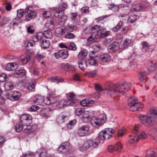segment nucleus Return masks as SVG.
I'll list each match as a JSON object with an SVG mask.
<instances>
[{"label": "nucleus", "mask_w": 157, "mask_h": 157, "mask_svg": "<svg viewBox=\"0 0 157 157\" xmlns=\"http://www.w3.org/2000/svg\"><path fill=\"white\" fill-rule=\"evenodd\" d=\"M83 111V108H78L75 110V113L77 116H80L82 114Z\"/></svg>", "instance_id": "obj_56"}, {"label": "nucleus", "mask_w": 157, "mask_h": 157, "mask_svg": "<svg viewBox=\"0 0 157 157\" xmlns=\"http://www.w3.org/2000/svg\"><path fill=\"white\" fill-rule=\"evenodd\" d=\"M7 76L5 74L3 73L0 75V82H4L7 79Z\"/></svg>", "instance_id": "obj_55"}, {"label": "nucleus", "mask_w": 157, "mask_h": 157, "mask_svg": "<svg viewBox=\"0 0 157 157\" xmlns=\"http://www.w3.org/2000/svg\"><path fill=\"white\" fill-rule=\"evenodd\" d=\"M148 115L152 116L153 115L154 116L157 117V108H152L150 110V111L148 112Z\"/></svg>", "instance_id": "obj_38"}, {"label": "nucleus", "mask_w": 157, "mask_h": 157, "mask_svg": "<svg viewBox=\"0 0 157 157\" xmlns=\"http://www.w3.org/2000/svg\"><path fill=\"white\" fill-rule=\"evenodd\" d=\"M36 83L35 81L31 82H30L28 87V89L30 91L33 90L35 89Z\"/></svg>", "instance_id": "obj_44"}, {"label": "nucleus", "mask_w": 157, "mask_h": 157, "mask_svg": "<svg viewBox=\"0 0 157 157\" xmlns=\"http://www.w3.org/2000/svg\"><path fill=\"white\" fill-rule=\"evenodd\" d=\"M42 152L39 155V157H46L47 155L46 150L45 149L41 148Z\"/></svg>", "instance_id": "obj_57"}, {"label": "nucleus", "mask_w": 157, "mask_h": 157, "mask_svg": "<svg viewBox=\"0 0 157 157\" xmlns=\"http://www.w3.org/2000/svg\"><path fill=\"white\" fill-rule=\"evenodd\" d=\"M14 87V85L13 83L11 82H7L5 83V88L6 90H13Z\"/></svg>", "instance_id": "obj_32"}, {"label": "nucleus", "mask_w": 157, "mask_h": 157, "mask_svg": "<svg viewBox=\"0 0 157 157\" xmlns=\"http://www.w3.org/2000/svg\"><path fill=\"white\" fill-rule=\"evenodd\" d=\"M54 55L56 58H62L63 59H67L68 56V51L66 49L60 50L58 52L55 53Z\"/></svg>", "instance_id": "obj_8"}, {"label": "nucleus", "mask_w": 157, "mask_h": 157, "mask_svg": "<svg viewBox=\"0 0 157 157\" xmlns=\"http://www.w3.org/2000/svg\"><path fill=\"white\" fill-rule=\"evenodd\" d=\"M78 63L79 68L82 71L84 70L87 67L86 61L85 59L79 60Z\"/></svg>", "instance_id": "obj_17"}, {"label": "nucleus", "mask_w": 157, "mask_h": 157, "mask_svg": "<svg viewBox=\"0 0 157 157\" xmlns=\"http://www.w3.org/2000/svg\"><path fill=\"white\" fill-rule=\"evenodd\" d=\"M87 51L85 49H83L79 52L78 55V57L79 58H84L87 55Z\"/></svg>", "instance_id": "obj_37"}, {"label": "nucleus", "mask_w": 157, "mask_h": 157, "mask_svg": "<svg viewBox=\"0 0 157 157\" xmlns=\"http://www.w3.org/2000/svg\"><path fill=\"white\" fill-rule=\"evenodd\" d=\"M123 24L122 21H120L118 24L112 29V30L114 32H117L121 28Z\"/></svg>", "instance_id": "obj_36"}, {"label": "nucleus", "mask_w": 157, "mask_h": 157, "mask_svg": "<svg viewBox=\"0 0 157 157\" xmlns=\"http://www.w3.org/2000/svg\"><path fill=\"white\" fill-rule=\"evenodd\" d=\"M93 48L97 52L101 51L103 50V48L98 44H95L93 46Z\"/></svg>", "instance_id": "obj_49"}, {"label": "nucleus", "mask_w": 157, "mask_h": 157, "mask_svg": "<svg viewBox=\"0 0 157 157\" xmlns=\"http://www.w3.org/2000/svg\"><path fill=\"white\" fill-rule=\"evenodd\" d=\"M75 37V35L73 34L70 33H67L65 36L66 38L69 39L74 38Z\"/></svg>", "instance_id": "obj_60"}, {"label": "nucleus", "mask_w": 157, "mask_h": 157, "mask_svg": "<svg viewBox=\"0 0 157 157\" xmlns=\"http://www.w3.org/2000/svg\"><path fill=\"white\" fill-rule=\"evenodd\" d=\"M140 122L144 125L147 124V116L141 114L139 117Z\"/></svg>", "instance_id": "obj_41"}, {"label": "nucleus", "mask_w": 157, "mask_h": 157, "mask_svg": "<svg viewBox=\"0 0 157 157\" xmlns=\"http://www.w3.org/2000/svg\"><path fill=\"white\" fill-rule=\"evenodd\" d=\"M114 131L112 128H106L104 131H102L99 133L98 137L94 140H90L91 147L96 148L101 143V140H108L112 136V134Z\"/></svg>", "instance_id": "obj_2"}, {"label": "nucleus", "mask_w": 157, "mask_h": 157, "mask_svg": "<svg viewBox=\"0 0 157 157\" xmlns=\"http://www.w3.org/2000/svg\"><path fill=\"white\" fill-rule=\"evenodd\" d=\"M148 135L144 131H142L140 132L139 135L136 139V141L138 142L140 139L143 140L147 138Z\"/></svg>", "instance_id": "obj_26"}, {"label": "nucleus", "mask_w": 157, "mask_h": 157, "mask_svg": "<svg viewBox=\"0 0 157 157\" xmlns=\"http://www.w3.org/2000/svg\"><path fill=\"white\" fill-rule=\"evenodd\" d=\"M146 154L147 155V157L149 156L151 157H155L157 154V153L156 151V149L151 148L147 150Z\"/></svg>", "instance_id": "obj_25"}, {"label": "nucleus", "mask_w": 157, "mask_h": 157, "mask_svg": "<svg viewBox=\"0 0 157 157\" xmlns=\"http://www.w3.org/2000/svg\"><path fill=\"white\" fill-rule=\"evenodd\" d=\"M142 46V50L146 52L148 49V44L146 41H143L141 43Z\"/></svg>", "instance_id": "obj_45"}, {"label": "nucleus", "mask_w": 157, "mask_h": 157, "mask_svg": "<svg viewBox=\"0 0 157 157\" xmlns=\"http://www.w3.org/2000/svg\"><path fill=\"white\" fill-rule=\"evenodd\" d=\"M119 48V44L117 42H115L112 43L109 48L111 52L117 50Z\"/></svg>", "instance_id": "obj_28"}, {"label": "nucleus", "mask_w": 157, "mask_h": 157, "mask_svg": "<svg viewBox=\"0 0 157 157\" xmlns=\"http://www.w3.org/2000/svg\"><path fill=\"white\" fill-rule=\"evenodd\" d=\"M50 42L48 40H44L41 42V46L44 49L48 48L50 46Z\"/></svg>", "instance_id": "obj_39"}, {"label": "nucleus", "mask_w": 157, "mask_h": 157, "mask_svg": "<svg viewBox=\"0 0 157 157\" xmlns=\"http://www.w3.org/2000/svg\"><path fill=\"white\" fill-rule=\"evenodd\" d=\"M90 130L88 125H84L79 128L77 134L79 136H84L87 135Z\"/></svg>", "instance_id": "obj_7"}, {"label": "nucleus", "mask_w": 157, "mask_h": 157, "mask_svg": "<svg viewBox=\"0 0 157 157\" xmlns=\"http://www.w3.org/2000/svg\"><path fill=\"white\" fill-rule=\"evenodd\" d=\"M76 123V121L75 120L70 121L68 124L67 125V128L69 129H71V126L75 125Z\"/></svg>", "instance_id": "obj_58"}, {"label": "nucleus", "mask_w": 157, "mask_h": 157, "mask_svg": "<svg viewBox=\"0 0 157 157\" xmlns=\"http://www.w3.org/2000/svg\"><path fill=\"white\" fill-rule=\"evenodd\" d=\"M44 101V98L40 95L35 96L33 99V102L38 105L41 104Z\"/></svg>", "instance_id": "obj_19"}, {"label": "nucleus", "mask_w": 157, "mask_h": 157, "mask_svg": "<svg viewBox=\"0 0 157 157\" xmlns=\"http://www.w3.org/2000/svg\"><path fill=\"white\" fill-rule=\"evenodd\" d=\"M20 95V94L17 91L12 92V96L10 97V100L12 101H16L18 99Z\"/></svg>", "instance_id": "obj_22"}, {"label": "nucleus", "mask_w": 157, "mask_h": 157, "mask_svg": "<svg viewBox=\"0 0 157 157\" xmlns=\"http://www.w3.org/2000/svg\"><path fill=\"white\" fill-rule=\"evenodd\" d=\"M100 59L103 62H107L109 61L111 58L109 55L105 54L101 55L100 56Z\"/></svg>", "instance_id": "obj_27"}, {"label": "nucleus", "mask_w": 157, "mask_h": 157, "mask_svg": "<svg viewBox=\"0 0 157 157\" xmlns=\"http://www.w3.org/2000/svg\"><path fill=\"white\" fill-rule=\"evenodd\" d=\"M55 16L60 18V23L61 24H64L67 19V17L64 15V12L61 11L60 10L56 11L54 13Z\"/></svg>", "instance_id": "obj_12"}, {"label": "nucleus", "mask_w": 157, "mask_h": 157, "mask_svg": "<svg viewBox=\"0 0 157 157\" xmlns=\"http://www.w3.org/2000/svg\"><path fill=\"white\" fill-rule=\"evenodd\" d=\"M43 37V33H38L36 36L33 37L32 40L34 42H36L42 39Z\"/></svg>", "instance_id": "obj_24"}, {"label": "nucleus", "mask_w": 157, "mask_h": 157, "mask_svg": "<svg viewBox=\"0 0 157 157\" xmlns=\"http://www.w3.org/2000/svg\"><path fill=\"white\" fill-rule=\"evenodd\" d=\"M45 27L50 30L54 29L55 26L53 22L51 21L48 20L45 25Z\"/></svg>", "instance_id": "obj_30"}, {"label": "nucleus", "mask_w": 157, "mask_h": 157, "mask_svg": "<svg viewBox=\"0 0 157 157\" xmlns=\"http://www.w3.org/2000/svg\"><path fill=\"white\" fill-rule=\"evenodd\" d=\"M91 143H90V140L85 142L82 146L80 147V150L81 151L85 150L91 147Z\"/></svg>", "instance_id": "obj_29"}, {"label": "nucleus", "mask_w": 157, "mask_h": 157, "mask_svg": "<svg viewBox=\"0 0 157 157\" xmlns=\"http://www.w3.org/2000/svg\"><path fill=\"white\" fill-rule=\"evenodd\" d=\"M122 147L121 143H118L114 146V149L118 151H120L122 149Z\"/></svg>", "instance_id": "obj_52"}, {"label": "nucleus", "mask_w": 157, "mask_h": 157, "mask_svg": "<svg viewBox=\"0 0 157 157\" xmlns=\"http://www.w3.org/2000/svg\"><path fill=\"white\" fill-rule=\"evenodd\" d=\"M32 117L28 114H23L21 117V121L22 124L27 127L24 128V132L26 133H30L34 132L37 128V126L33 125L29 126L32 122Z\"/></svg>", "instance_id": "obj_3"}, {"label": "nucleus", "mask_w": 157, "mask_h": 157, "mask_svg": "<svg viewBox=\"0 0 157 157\" xmlns=\"http://www.w3.org/2000/svg\"><path fill=\"white\" fill-rule=\"evenodd\" d=\"M56 98L52 97L47 98L44 99V102L46 105H49L51 104L55 103L57 102Z\"/></svg>", "instance_id": "obj_21"}, {"label": "nucleus", "mask_w": 157, "mask_h": 157, "mask_svg": "<svg viewBox=\"0 0 157 157\" xmlns=\"http://www.w3.org/2000/svg\"><path fill=\"white\" fill-rule=\"evenodd\" d=\"M65 118V116L60 114L57 117L56 121L59 123H62L64 122V119Z\"/></svg>", "instance_id": "obj_42"}, {"label": "nucleus", "mask_w": 157, "mask_h": 157, "mask_svg": "<svg viewBox=\"0 0 157 157\" xmlns=\"http://www.w3.org/2000/svg\"><path fill=\"white\" fill-rule=\"evenodd\" d=\"M24 11L23 9H19L17 10V16L18 18H21L23 15V13Z\"/></svg>", "instance_id": "obj_53"}, {"label": "nucleus", "mask_w": 157, "mask_h": 157, "mask_svg": "<svg viewBox=\"0 0 157 157\" xmlns=\"http://www.w3.org/2000/svg\"><path fill=\"white\" fill-rule=\"evenodd\" d=\"M68 48L70 50L75 51L76 49V47L75 44L71 43L68 47Z\"/></svg>", "instance_id": "obj_59"}, {"label": "nucleus", "mask_w": 157, "mask_h": 157, "mask_svg": "<svg viewBox=\"0 0 157 157\" xmlns=\"http://www.w3.org/2000/svg\"><path fill=\"white\" fill-rule=\"evenodd\" d=\"M109 8L110 10L114 12L118 11L119 9V6L114 4L110 5L109 6Z\"/></svg>", "instance_id": "obj_43"}, {"label": "nucleus", "mask_w": 157, "mask_h": 157, "mask_svg": "<svg viewBox=\"0 0 157 157\" xmlns=\"http://www.w3.org/2000/svg\"><path fill=\"white\" fill-rule=\"evenodd\" d=\"M110 34L109 31H105L103 29H99L96 33V35L97 38H103L104 37L108 36Z\"/></svg>", "instance_id": "obj_15"}, {"label": "nucleus", "mask_w": 157, "mask_h": 157, "mask_svg": "<svg viewBox=\"0 0 157 157\" xmlns=\"http://www.w3.org/2000/svg\"><path fill=\"white\" fill-rule=\"evenodd\" d=\"M73 103L71 101V100H65L61 104V105H63V107H64L65 105H71V103Z\"/></svg>", "instance_id": "obj_62"}, {"label": "nucleus", "mask_w": 157, "mask_h": 157, "mask_svg": "<svg viewBox=\"0 0 157 157\" xmlns=\"http://www.w3.org/2000/svg\"><path fill=\"white\" fill-rule=\"evenodd\" d=\"M31 56L29 54H26L21 55L18 61V64L23 65L26 64L30 60Z\"/></svg>", "instance_id": "obj_10"}, {"label": "nucleus", "mask_w": 157, "mask_h": 157, "mask_svg": "<svg viewBox=\"0 0 157 157\" xmlns=\"http://www.w3.org/2000/svg\"><path fill=\"white\" fill-rule=\"evenodd\" d=\"M61 68L66 71L73 70L75 68V67L68 63H63L61 64Z\"/></svg>", "instance_id": "obj_16"}, {"label": "nucleus", "mask_w": 157, "mask_h": 157, "mask_svg": "<svg viewBox=\"0 0 157 157\" xmlns=\"http://www.w3.org/2000/svg\"><path fill=\"white\" fill-rule=\"evenodd\" d=\"M94 101L90 98L85 99L80 102V104L83 106H90L94 103Z\"/></svg>", "instance_id": "obj_14"}, {"label": "nucleus", "mask_w": 157, "mask_h": 157, "mask_svg": "<svg viewBox=\"0 0 157 157\" xmlns=\"http://www.w3.org/2000/svg\"><path fill=\"white\" fill-rule=\"evenodd\" d=\"M137 98L132 96L128 98V103L131 111L134 112L138 110H141L144 107V105L141 102L138 101Z\"/></svg>", "instance_id": "obj_4"}, {"label": "nucleus", "mask_w": 157, "mask_h": 157, "mask_svg": "<svg viewBox=\"0 0 157 157\" xmlns=\"http://www.w3.org/2000/svg\"><path fill=\"white\" fill-rule=\"evenodd\" d=\"M157 68V63L155 62L151 61L149 64L148 70L151 72L156 70Z\"/></svg>", "instance_id": "obj_33"}, {"label": "nucleus", "mask_w": 157, "mask_h": 157, "mask_svg": "<svg viewBox=\"0 0 157 157\" xmlns=\"http://www.w3.org/2000/svg\"><path fill=\"white\" fill-rule=\"evenodd\" d=\"M90 119V116L89 112L87 111H85L82 115V119L85 122H87Z\"/></svg>", "instance_id": "obj_40"}, {"label": "nucleus", "mask_w": 157, "mask_h": 157, "mask_svg": "<svg viewBox=\"0 0 157 157\" xmlns=\"http://www.w3.org/2000/svg\"><path fill=\"white\" fill-rule=\"evenodd\" d=\"M75 26L73 25H68L65 28V31L67 32H73L75 29Z\"/></svg>", "instance_id": "obj_46"}, {"label": "nucleus", "mask_w": 157, "mask_h": 157, "mask_svg": "<svg viewBox=\"0 0 157 157\" xmlns=\"http://www.w3.org/2000/svg\"><path fill=\"white\" fill-rule=\"evenodd\" d=\"M35 154L32 152H29L26 154H23V157H35Z\"/></svg>", "instance_id": "obj_54"}, {"label": "nucleus", "mask_w": 157, "mask_h": 157, "mask_svg": "<svg viewBox=\"0 0 157 157\" xmlns=\"http://www.w3.org/2000/svg\"><path fill=\"white\" fill-rule=\"evenodd\" d=\"M23 129V127L21 124H17L15 126L16 131L18 132H20Z\"/></svg>", "instance_id": "obj_51"}, {"label": "nucleus", "mask_w": 157, "mask_h": 157, "mask_svg": "<svg viewBox=\"0 0 157 157\" xmlns=\"http://www.w3.org/2000/svg\"><path fill=\"white\" fill-rule=\"evenodd\" d=\"M43 16L45 17H49L51 15V13L49 11H44L43 13Z\"/></svg>", "instance_id": "obj_64"}, {"label": "nucleus", "mask_w": 157, "mask_h": 157, "mask_svg": "<svg viewBox=\"0 0 157 157\" xmlns=\"http://www.w3.org/2000/svg\"><path fill=\"white\" fill-rule=\"evenodd\" d=\"M18 65L15 63H9L6 66V69L8 71H13L17 68Z\"/></svg>", "instance_id": "obj_18"}, {"label": "nucleus", "mask_w": 157, "mask_h": 157, "mask_svg": "<svg viewBox=\"0 0 157 157\" xmlns=\"http://www.w3.org/2000/svg\"><path fill=\"white\" fill-rule=\"evenodd\" d=\"M131 86L130 83L123 81L113 85L109 86L107 88L103 90L101 89L99 84H95V88L97 91H102V92L108 94L111 97H113L116 95H124L130 89Z\"/></svg>", "instance_id": "obj_1"}, {"label": "nucleus", "mask_w": 157, "mask_h": 157, "mask_svg": "<svg viewBox=\"0 0 157 157\" xmlns=\"http://www.w3.org/2000/svg\"><path fill=\"white\" fill-rule=\"evenodd\" d=\"M73 78L74 80L77 81L80 80V75L78 73H75L73 76Z\"/></svg>", "instance_id": "obj_61"}, {"label": "nucleus", "mask_w": 157, "mask_h": 157, "mask_svg": "<svg viewBox=\"0 0 157 157\" xmlns=\"http://www.w3.org/2000/svg\"><path fill=\"white\" fill-rule=\"evenodd\" d=\"M71 148V146L69 142H67L62 143L58 148L60 152H66Z\"/></svg>", "instance_id": "obj_11"}, {"label": "nucleus", "mask_w": 157, "mask_h": 157, "mask_svg": "<svg viewBox=\"0 0 157 157\" xmlns=\"http://www.w3.org/2000/svg\"><path fill=\"white\" fill-rule=\"evenodd\" d=\"M39 107L38 106L33 105L30 108V110L31 111H35L38 109Z\"/></svg>", "instance_id": "obj_63"}, {"label": "nucleus", "mask_w": 157, "mask_h": 157, "mask_svg": "<svg viewBox=\"0 0 157 157\" xmlns=\"http://www.w3.org/2000/svg\"><path fill=\"white\" fill-rule=\"evenodd\" d=\"M25 19L27 21H29L35 17L36 16V12L32 10L31 8L27 7L25 9Z\"/></svg>", "instance_id": "obj_6"}, {"label": "nucleus", "mask_w": 157, "mask_h": 157, "mask_svg": "<svg viewBox=\"0 0 157 157\" xmlns=\"http://www.w3.org/2000/svg\"><path fill=\"white\" fill-rule=\"evenodd\" d=\"M48 80L51 82L58 83L63 82L64 80L63 78H60L59 77H50L48 78Z\"/></svg>", "instance_id": "obj_23"}, {"label": "nucleus", "mask_w": 157, "mask_h": 157, "mask_svg": "<svg viewBox=\"0 0 157 157\" xmlns=\"http://www.w3.org/2000/svg\"><path fill=\"white\" fill-rule=\"evenodd\" d=\"M106 116L104 114H101L98 116H93L90 118L92 125L94 127H99L103 124L106 120Z\"/></svg>", "instance_id": "obj_5"}, {"label": "nucleus", "mask_w": 157, "mask_h": 157, "mask_svg": "<svg viewBox=\"0 0 157 157\" xmlns=\"http://www.w3.org/2000/svg\"><path fill=\"white\" fill-rule=\"evenodd\" d=\"M149 134L152 138L154 140L157 141V128H154L151 129Z\"/></svg>", "instance_id": "obj_20"}, {"label": "nucleus", "mask_w": 157, "mask_h": 157, "mask_svg": "<svg viewBox=\"0 0 157 157\" xmlns=\"http://www.w3.org/2000/svg\"><path fill=\"white\" fill-rule=\"evenodd\" d=\"M97 73V71L95 70L93 71H92L90 72L86 73L85 75L86 76H87L89 77L94 78L96 76Z\"/></svg>", "instance_id": "obj_47"}, {"label": "nucleus", "mask_w": 157, "mask_h": 157, "mask_svg": "<svg viewBox=\"0 0 157 157\" xmlns=\"http://www.w3.org/2000/svg\"><path fill=\"white\" fill-rule=\"evenodd\" d=\"M65 32V29H62L60 28H58L55 30V34L57 36H60L63 35Z\"/></svg>", "instance_id": "obj_31"}, {"label": "nucleus", "mask_w": 157, "mask_h": 157, "mask_svg": "<svg viewBox=\"0 0 157 157\" xmlns=\"http://www.w3.org/2000/svg\"><path fill=\"white\" fill-rule=\"evenodd\" d=\"M94 53V52L93 51L89 54L88 63L90 65L97 66L98 65V63L97 60L95 59Z\"/></svg>", "instance_id": "obj_13"}, {"label": "nucleus", "mask_w": 157, "mask_h": 157, "mask_svg": "<svg viewBox=\"0 0 157 157\" xmlns=\"http://www.w3.org/2000/svg\"><path fill=\"white\" fill-rule=\"evenodd\" d=\"M43 33V36L46 38L50 39L52 37V33L49 31H46L44 32Z\"/></svg>", "instance_id": "obj_48"}, {"label": "nucleus", "mask_w": 157, "mask_h": 157, "mask_svg": "<svg viewBox=\"0 0 157 157\" xmlns=\"http://www.w3.org/2000/svg\"><path fill=\"white\" fill-rule=\"evenodd\" d=\"M137 17L136 15H132L129 17L128 19V21L132 23L135 21Z\"/></svg>", "instance_id": "obj_50"}, {"label": "nucleus", "mask_w": 157, "mask_h": 157, "mask_svg": "<svg viewBox=\"0 0 157 157\" xmlns=\"http://www.w3.org/2000/svg\"><path fill=\"white\" fill-rule=\"evenodd\" d=\"M146 120L147 124H149L151 125H153L155 122L154 118L150 115L147 116V120Z\"/></svg>", "instance_id": "obj_34"}, {"label": "nucleus", "mask_w": 157, "mask_h": 157, "mask_svg": "<svg viewBox=\"0 0 157 157\" xmlns=\"http://www.w3.org/2000/svg\"><path fill=\"white\" fill-rule=\"evenodd\" d=\"M100 28V26L96 25L93 27L90 28L89 29V31L91 33H96Z\"/></svg>", "instance_id": "obj_35"}, {"label": "nucleus", "mask_w": 157, "mask_h": 157, "mask_svg": "<svg viewBox=\"0 0 157 157\" xmlns=\"http://www.w3.org/2000/svg\"><path fill=\"white\" fill-rule=\"evenodd\" d=\"M139 74L140 76V81H142V86L143 88H144L145 87L147 90V89H148V82L147 81L146 79H143V78L146 75V73L145 71L144 70H141L139 71Z\"/></svg>", "instance_id": "obj_9"}]
</instances>
